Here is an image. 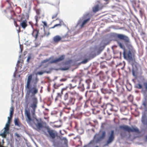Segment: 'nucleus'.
I'll use <instances>...</instances> for the list:
<instances>
[{"label": "nucleus", "mask_w": 147, "mask_h": 147, "mask_svg": "<svg viewBox=\"0 0 147 147\" xmlns=\"http://www.w3.org/2000/svg\"><path fill=\"white\" fill-rule=\"evenodd\" d=\"M37 77L32 79V75L30 74L28 77L26 85L25 86V90L28 95L32 94L34 96L38 92L37 84L38 81Z\"/></svg>", "instance_id": "nucleus-1"}, {"label": "nucleus", "mask_w": 147, "mask_h": 147, "mask_svg": "<svg viewBox=\"0 0 147 147\" xmlns=\"http://www.w3.org/2000/svg\"><path fill=\"white\" fill-rule=\"evenodd\" d=\"M118 45L123 50V56L124 58L127 60L129 62L131 63L133 65V62L135 61L134 55L133 53L130 50L126 51L124 45L121 42L120 40L116 39V40Z\"/></svg>", "instance_id": "nucleus-2"}, {"label": "nucleus", "mask_w": 147, "mask_h": 147, "mask_svg": "<svg viewBox=\"0 0 147 147\" xmlns=\"http://www.w3.org/2000/svg\"><path fill=\"white\" fill-rule=\"evenodd\" d=\"M115 36L121 40H123L127 47H129L131 46L129 39L127 36L122 34H116Z\"/></svg>", "instance_id": "nucleus-3"}, {"label": "nucleus", "mask_w": 147, "mask_h": 147, "mask_svg": "<svg viewBox=\"0 0 147 147\" xmlns=\"http://www.w3.org/2000/svg\"><path fill=\"white\" fill-rule=\"evenodd\" d=\"M2 14L5 16L9 20H14V17L15 13L13 11L7 8L2 11Z\"/></svg>", "instance_id": "nucleus-4"}, {"label": "nucleus", "mask_w": 147, "mask_h": 147, "mask_svg": "<svg viewBox=\"0 0 147 147\" xmlns=\"http://www.w3.org/2000/svg\"><path fill=\"white\" fill-rule=\"evenodd\" d=\"M143 86L144 87L146 90L147 92V80L144 77H142L140 81H139L138 83L135 85V88L139 89L143 88Z\"/></svg>", "instance_id": "nucleus-5"}, {"label": "nucleus", "mask_w": 147, "mask_h": 147, "mask_svg": "<svg viewBox=\"0 0 147 147\" xmlns=\"http://www.w3.org/2000/svg\"><path fill=\"white\" fill-rule=\"evenodd\" d=\"M63 99L66 103L69 105H73L75 102V99L73 96L69 94L68 93H66L64 95Z\"/></svg>", "instance_id": "nucleus-6"}, {"label": "nucleus", "mask_w": 147, "mask_h": 147, "mask_svg": "<svg viewBox=\"0 0 147 147\" xmlns=\"http://www.w3.org/2000/svg\"><path fill=\"white\" fill-rule=\"evenodd\" d=\"M66 37L67 38L68 36L67 35H65L61 37L58 35L55 36L53 37L51 42L54 44H56L60 42H65L67 41V40L65 39L64 38Z\"/></svg>", "instance_id": "nucleus-7"}, {"label": "nucleus", "mask_w": 147, "mask_h": 147, "mask_svg": "<svg viewBox=\"0 0 147 147\" xmlns=\"http://www.w3.org/2000/svg\"><path fill=\"white\" fill-rule=\"evenodd\" d=\"M120 128L125 131H127L128 132H138L139 131V130L138 129L134 127L131 128L127 125L120 126Z\"/></svg>", "instance_id": "nucleus-8"}, {"label": "nucleus", "mask_w": 147, "mask_h": 147, "mask_svg": "<svg viewBox=\"0 0 147 147\" xmlns=\"http://www.w3.org/2000/svg\"><path fill=\"white\" fill-rule=\"evenodd\" d=\"M114 131L113 130H112L106 141V145H107L111 143L114 140Z\"/></svg>", "instance_id": "nucleus-9"}, {"label": "nucleus", "mask_w": 147, "mask_h": 147, "mask_svg": "<svg viewBox=\"0 0 147 147\" xmlns=\"http://www.w3.org/2000/svg\"><path fill=\"white\" fill-rule=\"evenodd\" d=\"M32 103L31 105V107L33 109V114L35 112V109L37 107V104L38 103V101L36 98L34 97L32 99Z\"/></svg>", "instance_id": "nucleus-10"}, {"label": "nucleus", "mask_w": 147, "mask_h": 147, "mask_svg": "<svg viewBox=\"0 0 147 147\" xmlns=\"http://www.w3.org/2000/svg\"><path fill=\"white\" fill-rule=\"evenodd\" d=\"M47 132L49 134L50 137L52 139H55L57 135V133L54 130L51 129L49 128H47Z\"/></svg>", "instance_id": "nucleus-11"}, {"label": "nucleus", "mask_w": 147, "mask_h": 147, "mask_svg": "<svg viewBox=\"0 0 147 147\" xmlns=\"http://www.w3.org/2000/svg\"><path fill=\"white\" fill-rule=\"evenodd\" d=\"M65 56L64 55H62L59 58L51 60L50 62L51 63H56L63 60L65 58Z\"/></svg>", "instance_id": "nucleus-12"}, {"label": "nucleus", "mask_w": 147, "mask_h": 147, "mask_svg": "<svg viewBox=\"0 0 147 147\" xmlns=\"http://www.w3.org/2000/svg\"><path fill=\"white\" fill-rule=\"evenodd\" d=\"M36 120L37 121V123L35 124L36 128L35 127H34V128L37 131H39L41 129L43 128V122L42 121H39L37 119Z\"/></svg>", "instance_id": "nucleus-13"}, {"label": "nucleus", "mask_w": 147, "mask_h": 147, "mask_svg": "<svg viewBox=\"0 0 147 147\" xmlns=\"http://www.w3.org/2000/svg\"><path fill=\"white\" fill-rule=\"evenodd\" d=\"M102 93L104 94H115L114 92L112 90L110 89L102 88L101 89Z\"/></svg>", "instance_id": "nucleus-14"}, {"label": "nucleus", "mask_w": 147, "mask_h": 147, "mask_svg": "<svg viewBox=\"0 0 147 147\" xmlns=\"http://www.w3.org/2000/svg\"><path fill=\"white\" fill-rule=\"evenodd\" d=\"M40 34L39 32V30L35 29L33 30V32L32 33V36L35 38V40H36L38 38V36Z\"/></svg>", "instance_id": "nucleus-15"}, {"label": "nucleus", "mask_w": 147, "mask_h": 147, "mask_svg": "<svg viewBox=\"0 0 147 147\" xmlns=\"http://www.w3.org/2000/svg\"><path fill=\"white\" fill-rule=\"evenodd\" d=\"M20 26L25 30L28 25L27 20L26 19H24V21L20 22Z\"/></svg>", "instance_id": "nucleus-16"}, {"label": "nucleus", "mask_w": 147, "mask_h": 147, "mask_svg": "<svg viewBox=\"0 0 147 147\" xmlns=\"http://www.w3.org/2000/svg\"><path fill=\"white\" fill-rule=\"evenodd\" d=\"M25 114L28 119L27 120V122H30L32 120V119L31 117L29 111L26 109L25 111Z\"/></svg>", "instance_id": "nucleus-17"}, {"label": "nucleus", "mask_w": 147, "mask_h": 147, "mask_svg": "<svg viewBox=\"0 0 147 147\" xmlns=\"http://www.w3.org/2000/svg\"><path fill=\"white\" fill-rule=\"evenodd\" d=\"M82 80V77L80 76H76L74 78L73 81H74L75 82H78L79 84L81 83Z\"/></svg>", "instance_id": "nucleus-18"}, {"label": "nucleus", "mask_w": 147, "mask_h": 147, "mask_svg": "<svg viewBox=\"0 0 147 147\" xmlns=\"http://www.w3.org/2000/svg\"><path fill=\"white\" fill-rule=\"evenodd\" d=\"M90 18H88L86 19H84L83 21L82 24L80 26L81 28L83 27L90 20Z\"/></svg>", "instance_id": "nucleus-19"}, {"label": "nucleus", "mask_w": 147, "mask_h": 147, "mask_svg": "<svg viewBox=\"0 0 147 147\" xmlns=\"http://www.w3.org/2000/svg\"><path fill=\"white\" fill-rule=\"evenodd\" d=\"M69 85L70 86V87H69V86H67L62 89L61 90V93L62 94H63V91L67 90L68 88H69V89H70L71 88H74L76 86V85H75L74 86H72V84H69Z\"/></svg>", "instance_id": "nucleus-20"}, {"label": "nucleus", "mask_w": 147, "mask_h": 147, "mask_svg": "<svg viewBox=\"0 0 147 147\" xmlns=\"http://www.w3.org/2000/svg\"><path fill=\"white\" fill-rule=\"evenodd\" d=\"M25 19V16L23 14H21L18 17V21L19 22L23 21Z\"/></svg>", "instance_id": "nucleus-21"}, {"label": "nucleus", "mask_w": 147, "mask_h": 147, "mask_svg": "<svg viewBox=\"0 0 147 147\" xmlns=\"http://www.w3.org/2000/svg\"><path fill=\"white\" fill-rule=\"evenodd\" d=\"M105 108L111 111H113L112 105L110 103H107L105 106Z\"/></svg>", "instance_id": "nucleus-22"}, {"label": "nucleus", "mask_w": 147, "mask_h": 147, "mask_svg": "<svg viewBox=\"0 0 147 147\" xmlns=\"http://www.w3.org/2000/svg\"><path fill=\"white\" fill-rule=\"evenodd\" d=\"M59 13V10L55 11L52 16V19L56 18Z\"/></svg>", "instance_id": "nucleus-23"}, {"label": "nucleus", "mask_w": 147, "mask_h": 147, "mask_svg": "<svg viewBox=\"0 0 147 147\" xmlns=\"http://www.w3.org/2000/svg\"><path fill=\"white\" fill-rule=\"evenodd\" d=\"M98 136V134H96L95 135L94 137V140H95V142H99L102 139V137H100L98 138H96V137Z\"/></svg>", "instance_id": "nucleus-24"}, {"label": "nucleus", "mask_w": 147, "mask_h": 147, "mask_svg": "<svg viewBox=\"0 0 147 147\" xmlns=\"http://www.w3.org/2000/svg\"><path fill=\"white\" fill-rule=\"evenodd\" d=\"M9 127L10 125L6 124L5 125V127H4V131H5V132H7V133H9Z\"/></svg>", "instance_id": "nucleus-25"}, {"label": "nucleus", "mask_w": 147, "mask_h": 147, "mask_svg": "<svg viewBox=\"0 0 147 147\" xmlns=\"http://www.w3.org/2000/svg\"><path fill=\"white\" fill-rule=\"evenodd\" d=\"M44 34L43 35H40V36L41 38H42L43 37H44L45 36H47L48 37L50 34V32L49 31L47 32L45 31V30H44Z\"/></svg>", "instance_id": "nucleus-26"}, {"label": "nucleus", "mask_w": 147, "mask_h": 147, "mask_svg": "<svg viewBox=\"0 0 147 147\" xmlns=\"http://www.w3.org/2000/svg\"><path fill=\"white\" fill-rule=\"evenodd\" d=\"M67 93L68 94L69 93L70 95H71V96H78L79 95V94L78 93H77L75 91H73L70 92H68Z\"/></svg>", "instance_id": "nucleus-27"}, {"label": "nucleus", "mask_w": 147, "mask_h": 147, "mask_svg": "<svg viewBox=\"0 0 147 147\" xmlns=\"http://www.w3.org/2000/svg\"><path fill=\"white\" fill-rule=\"evenodd\" d=\"M14 123L15 125L19 127L20 124L19 121V119L18 118H16L15 119Z\"/></svg>", "instance_id": "nucleus-28"}, {"label": "nucleus", "mask_w": 147, "mask_h": 147, "mask_svg": "<svg viewBox=\"0 0 147 147\" xmlns=\"http://www.w3.org/2000/svg\"><path fill=\"white\" fill-rule=\"evenodd\" d=\"M99 5H96L93 8V11L94 12H96L98 11L99 10Z\"/></svg>", "instance_id": "nucleus-29"}, {"label": "nucleus", "mask_w": 147, "mask_h": 147, "mask_svg": "<svg viewBox=\"0 0 147 147\" xmlns=\"http://www.w3.org/2000/svg\"><path fill=\"white\" fill-rule=\"evenodd\" d=\"M70 110L71 108L70 107H67L66 106L63 109L64 111L67 113H69Z\"/></svg>", "instance_id": "nucleus-30"}, {"label": "nucleus", "mask_w": 147, "mask_h": 147, "mask_svg": "<svg viewBox=\"0 0 147 147\" xmlns=\"http://www.w3.org/2000/svg\"><path fill=\"white\" fill-rule=\"evenodd\" d=\"M142 105L144 107L145 111H147V101L146 100L144 101L143 102Z\"/></svg>", "instance_id": "nucleus-31"}, {"label": "nucleus", "mask_w": 147, "mask_h": 147, "mask_svg": "<svg viewBox=\"0 0 147 147\" xmlns=\"http://www.w3.org/2000/svg\"><path fill=\"white\" fill-rule=\"evenodd\" d=\"M105 57L104 58L107 60H108L111 58V56L109 55V54L105 53L104 54Z\"/></svg>", "instance_id": "nucleus-32"}, {"label": "nucleus", "mask_w": 147, "mask_h": 147, "mask_svg": "<svg viewBox=\"0 0 147 147\" xmlns=\"http://www.w3.org/2000/svg\"><path fill=\"white\" fill-rule=\"evenodd\" d=\"M10 116L12 117L14 111V108L13 107H11L10 108Z\"/></svg>", "instance_id": "nucleus-33"}, {"label": "nucleus", "mask_w": 147, "mask_h": 147, "mask_svg": "<svg viewBox=\"0 0 147 147\" xmlns=\"http://www.w3.org/2000/svg\"><path fill=\"white\" fill-rule=\"evenodd\" d=\"M9 133H7V132L4 131L3 132L1 133L0 135L3 138H6L7 134H9Z\"/></svg>", "instance_id": "nucleus-34"}, {"label": "nucleus", "mask_w": 147, "mask_h": 147, "mask_svg": "<svg viewBox=\"0 0 147 147\" xmlns=\"http://www.w3.org/2000/svg\"><path fill=\"white\" fill-rule=\"evenodd\" d=\"M123 89L121 88H120L117 89V91L120 94H122L123 93Z\"/></svg>", "instance_id": "nucleus-35"}, {"label": "nucleus", "mask_w": 147, "mask_h": 147, "mask_svg": "<svg viewBox=\"0 0 147 147\" xmlns=\"http://www.w3.org/2000/svg\"><path fill=\"white\" fill-rule=\"evenodd\" d=\"M142 123L144 125H147V120L144 118H143L142 120Z\"/></svg>", "instance_id": "nucleus-36"}, {"label": "nucleus", "mask_w": 147, "mask_h": 147, "mask_svg": "<svg viewBox=\"0 0 147 147\" xmlns=\"http://www.w3.org/2000/svg\"><path fill=\"white\" fill-rule=\"evenodd\" d=\"M46 72V71H40L38 72L36 74V75H42L43 74Z\"/></svg>", "instance_id": "nucleus-37"}, {"label": "nucleus", "mask_w": 147, "mask_h": 147, "mask_svg": "<svg viewBox=\"0 0 147 147\" xmlns=\"http://www.w3.org/2000/svg\"><path fill=\"white\" fill-rule=\"evenodd\" d=\"M12 117H10V116L9 117H8V121H7V122L6 123V124L10 125V124L11 123V120Z\"/></svg>", "instance_id": "nucleus-38"}, {"label": "nucleus", "mask_w": 147, "mask_h": 147, "mask_svg": "<svg viewBox=\"0 0 147 147\" xmlns=\"http://www.w3.org/2000/svg\"><path fill=\"white\" fill-rule=\"evenodd\" d=\"M36 13L37 14L38 16H39L40 14L41 13V9H36Z\"/></svg>", "instance_id": "nucleus-39"}, {"label": "nucleus", "mask_w": 147, "mask_h": 147, "mask_svg": "<svg viewBox=\"0 0 147 147\" xmlns=\"http://www.w3.org/2000/svg\"><path fill=\"white\" fill-rule=\"evenodd\" d=\"M35 18L36 21V25L38 22L39 19L40 18V17L38 16H35Z\"/></svg>", "instance_id": "nucleus-40"}, {"label": "nucleus", "mask_w": 147, "mask_h": 147, "mask_svg": "<svg viewBox=\"0 0 147 147\" xmlns=\"http://www.w3.org/2000/svg\"><path fill=\"white\" fill-rule=\"evenodd\" d=\"M62 140L64 141L65 144V145H67L68 142L66 138H63Z\"/></svg>", "instance_id": "nucleus-41"}, {"label": "nucleus", "mask_w": 147, "mask_h": 147, "mask_svg": "<svg viewBox=\"0 0 147 147\" xmlns=\"http://www.w3.org/2000/svg\"><path fill=\"white\" fill-rule=\"evenodd\" d=\"M4 143V140L3 139L1 140L0 139V147H1L2 145H3Z\"/></svg>", "instance_id": "nucleus-42"}, {"label": "nucleus", "mask_w": 147, "mask_h": 147, "mask_svg": "<svg viewBox=\"0 0 147 147\" xmlns=\"http://www.w3.org/2000/svg\"><path fill=\"white\" fill-rule=\"evenodd\" d=\"M61 26V23H59V24H55L53 26L50 28V29H53V28H54L55 27H57V26Z\"/></svg>", "instance_id": "nucleus-43"}, {"label": "nucleus", "mask_w": 147, "mask_h": 147, "mask_svg": "<svg viewBox=\"0 0 147 147\" xmlns=\"http://www.w3.org/2000/svg\"><path fill=\"white\" fill-rule=\"evenodd\" d=\"M61 86V85L60 84H56V83H55L53 85V86L54 88H55L57 89V88L58 87H59Z\"/></svg>", "instance_id": "nucleus-44"}, {"label": "nucleus", "mask_w": 147, "mask_h": 147, "mask_svg": "<svg viewBox=\"0 0 147 147\" xmlns=\"http://www.w3.org/2000/svg\"><path fill=\"white\" fill-rule=\"evenodd\" d=\"M88 61V59H85L81 62V63L83 64H85L87 63Z\"/></svg>", "instance_id": "nucleus-45"}, {"label": "nucleus", "mask_w": 147, "mask_h": 147, "mask_svg": "<svg viewBox=\"0 0 147 147\" xmlns=\"http://www.w3.org/2000/svg\"><path fill=\"white\" fill-rule=\"evenodd\" d=\"M6 2L7 3L9 4L10 6H11V5L12 4V3L10 1V0H7Z\"/></svg>", "instance_id": "nucleus-46"}, {"label": "nucleus", "mask_w": 147, "mask_h": 147, "mask_svg": "<svg viewBox=\"0 0 147 147\" xmlns=\"http://www.w3.org/2000/svg\"><path fill=\"white\" fill-rule=\"evenodd\" d=\"M60 3V0H56L55 1V5H59Z\"/></svg>", "instance_id": "nucleus-47"}, {"label": "nucleus", "mask_w": 147, "mask_h": 147, "mask_svg": "<svg viewBox=\"0 0 147 147\" xmlns=\"http://www.w3.org/2000/svg\"><path fill=\"white\" fill-rule=\"evenodd\" d=\"M106 134V133L105 131H103L102 132V136H100L102 137V138H103L105 136Z\"/></svg>", "instance_id": "nucleus-48"}, {"label": "nucleus", "mask_w": 147, "mask_h": 147, "mask_svg": "<svg viewBox=\"0 0 147 147\" xmlns=\"http://www.w3.org/2000/svg\"><path fill=\"white\" fill-rule=\"evenodd\" d=\"M49 61V59H45L42 61V63H46L48 62Z\"/></svg>", "instance_id": "nucleus-49"}, {"label": "nucleus", "mask_w": 147, "mask_h": 147, "mask_svg": "<svg viewBox=\"0 0 147 147\" xmlns=\"http://www.w3.org/2000/svg\"><path fill=\"white\" fill-rule=\"evenodd\" d=\"M63 94H62L61 93H61H58L57 94V96L58 97H60L61 98L62 95Z\"/></svg>", "instance_id": "nucleus-50"}, {"label": "nucleus", "mask_w": 147, "mask_h": 147, "mask_svg": "<svg viewBox=\"0 0 147 147\" xmlns=\"http://www.w3.org/2000/svg\"><path fill=\"white\" fill-rule=\"evenodd\" d=\"M67 80V78H62L60 80L61 82H65Z\"/></svg>", "instance_id": "nucleus-51"}, {"label": "nucleus", "mask_w": 147, "mask_h": 147, "mask_svg": "<svg viewBox=\"0 0 147 147\" xmlns=\"http://www.w3.org/2000/svg\"><path fill=\"white\" fill-rule=\"evenodd\" d=\"M14 21V24L16 27H17L18 26V25L17 23L15 21V20H13Z\"/></svg>", "instance_id": "nucleus-52"}, {"label": "nucleus", "mask_w": 147, "mask_h": 147, "mask_svg": "<svg viewBox=\"0 0 147 147\" xmlns=\"http://www.w3.org/2000/svg\"><path fill=\"white\" fill-rule=\"evenodd\" d=\"M69 69V67H65V68H62L61 69L63 70H68Z\"/></svg>", "instance_id": "nucleus-53"}, {"label": "nucleus", "mask_w": 147, "mask_h": 147, "mask_svg": "<svg viewBox=\"0 0 147 147\" xmlns=\"http://www.w3.org/2000/svg\"><path fill=\"white\" fill-rule=\"evenodd\" d=\"M31 59V56H28V58L27 60V62L28 63L29 62V60L30 59Z\"/></svg>", "instance_id": "nucleus-54"}, {"label": "nucleus", "mask_w": 147, "mask_h": 147, "mask_svg": "<svg viewBox=\"0 0 147 147\" xmlns=\"http://www.w3.org/2000/svg\"><path fill=\"white\" fill-rule=\"evenodd\" d=\"M43 22V24L44 26H45L46 27L47 26V23H46V22Z\"/></svg>", "instance_id": "nucleus-55"}, {"label": "nucleus", "mask_w": 147, "mask_h": 147, "mask_svg": "<svg viewBox=\"0 0 147 147\" xmlns=\"http://www.w3.org/2000/svg\"><path fill=\"white\" fill-rule=\"evenodd\" d=\"M91 82L90 80H86V82L87 83H89V82Z\"/></svg>", "instance_id": "nucleus-56"}, {"label": "nucleus", "mask_w": 147, "mask_h": 147, "mask_svg": "<svg viewBox=\"0 0 147 147\" xmlns=\"http://www.w3.org/2000/svg\"><path fill=\"white\" fill-rule=\"evenodd\" d=\"M15 135L18 138H19L20 137V135L19 134H18L17 133H16L15 134Z\"/></svg>", "instance_id": "nucleus-57"}, {"label": "nucleus", "mask_w": 147, "mask_h": 147, "mask_svg": "<svg viewBox=\"0 0 147 147\" xmlns=\"http://www.w3.org/2000/svg\"><path fill=\"white\" fill-rule=\"evenodd\" d=\"M105 105H102V106H101V107L102 108H103V109H105Z\"/></svg>", "instance_id": "nucleus-58"}, {"label": "nucleus", "mask_w": 147, "mask_h": 147, "mask_svg": "<svg viewBox=\"0 0 147 147\" xmlns=\"http://www.w3.org/2000/svg\"><path fill=\"white\" fill-rule=\"evenodd\" d=\"M58 98H59L58 97H57H57H56V98L55 99V101H57V100H58Z\"/></svg>", "instance_id": "nucleus-59"}, {"label": "nucleus", "mask_w": 147, "mask_h": 147, "mask_svg": "<svg viewBox=\"0 0 147 147\" xmlns=\"http://www.w3.org/2000/svg\"><path fill=\"white\" fill-rule=\"evenodd\" d=\"M18 33H19L20 32V27H19V29L18 30Z\"/></svg>", "instance_id": "nucleus-60"}, {"label": "nucleus", "mask_w": 147, "mask_h": 147, "mask_svg": "<svg viewBox=\"0 0 147 147\" xmlns=\"http://www.w3.org/2000/svg\"><path fill=\"white\" fill-rule=\"evenodd\" d=\"M100 67L102 68H104V67H105V65H100Z\"/></svg>", "instance_id": "nucleus-61"}, {"label": "nucleus", "mask_w": 147, "mask_h": 147, "mask_svg": "<svg viewBox=\"0 0 147 147\" xmlns=\"http://www.w3.org/2000/svg\"><path fill=\"white\" fill-rule=\"evenodd\" d=\"M139 12L141 15L142 14V12L141 10H140Z\"/></svg>", "instance_id": "nucleus-62"}, {"label": "nucleus", "mask_w": 147, "mask_h": 147, "mask_svg": "<svg viewBox=\"0 0 147 147\" xmlns=\"http://www.w3.org/2000/svg\"><path fill=\"white\" fill-rule=\"evenodd\" d=\"M105 98H106L107 99H108V98H109V96H105Z\"/></svg>", "instance_id": "nucleus-63"}, {"label": "nucleus", "mask_w": 147, "mask_h": 147, "mask_svg": "<svg viewBox=\"0 0 147 147\" xmlns=\"http://www.w3.org/2000/svg\"><path fill=\"white\" fill-rule=\"evenodd\" d=\"M82 97H80L79 98V100H81V99H82Z\"/></svg>", "instance_id": "nucleus-64"}]
</instances>
